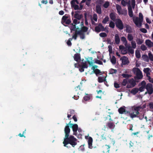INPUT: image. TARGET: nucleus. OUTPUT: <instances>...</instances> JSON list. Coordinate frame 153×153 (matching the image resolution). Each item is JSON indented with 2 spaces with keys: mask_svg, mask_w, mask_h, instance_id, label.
Segmentation results:
<instances>
[{
  "mask_svg": "<svg viewBox=\"0 0 153 153\" xmlns=\"http://www.w3.org/2000/svg\"><path fill=\"white\" fill-rule=\"evenodd\" d=\"M65 134V137L63 142L64 146L68 148H70L69 144L71 145L72 147H74L77 144L76 142L77 139L73 135L69 136L70 129L68 127H66L64 130Z\"/></svg>",
  "mask_w": 153,
  "mask_h": 153,
  "instance_id": "obj_1",
  "label": "nucleus"
},
{
  "mask_svg": "<svg viewBox=\"0 0 153 153\" xmlns=\"http://www.w3.org/2000/svg\"><path fill=\"white\" fill-rule=\"evenodd\" d=\"M139 18L137 17L135 19L133 18V20L136 26L140 27L142 26L143 22V16L142 14L140 13L139 14Z\"/></svg>",
  "mask_w": 153,
  "mask_h": 153,
  "instance_id": "obj_2",
  "label": "nucleus"
},
{
  "mask_svg": "<svg viewBox=\"0 0 153 153\" xmlns=\"http://www.w3.org/2000/svg\"><path fill=\"white\" fill-rule=\"evenodd\" d=\"M140 106H135L134 109H132V112L130 113V116L133 118H134L138 117V114H140L139 111L142 108Z\"/></svg>",
  "mask_w": 153,
  "mask_h": 153,
  "instance_id": "obj_3",
  "label": "nucleus"
},
{
  "mask_svg": "<svg viewBox=\"0 0 153 153\" xmlns=\"http://www.w3.org/2000/svg\"><path fill=\"white\" fill-rule=\"evenodd\" d=\"M78 35H79L80 39H85V33H84L79 31H76L73 35V38L74 40L76 39Z\"/></svg>",
  "mask_w": 153,
  "mask_h": 153,
  "instance_id": "obj_4",
  "label": "nucleus"
},
{
  "mask_svg": "<svg viewBox=\"0 0 153 153\" xmlns=\"http://www.w3.org/2000/svg\"><path fill=\"white\" fill-rule=\"evenodd\" d=\"M146 89L147 91L145 92L146 94L148 93L149 95H151L153 93V88L152 85L151 83H148L146 84Z\"/></svg>",
  "mask_w": 153,
  "mask_h": 153,
  "instance_id": "obj_5",
  "label": "nucleus"
},
{
  "mask_svg": "<svg viewBox=\"0 0 153 153\" xmlns=\"http://www.w3.org/2000/svg\"><path fill=\"white\" fill-rule=\"evenodd\" d=\"M116 27L120 30H123L124 28V25L121 20L120 19H116Z\"/></svg>",
  "mask_w": 153,
  "mask_h": 153,
  "instance_id": "obj_6",
  "label": "nucleus"
},
{
  "mask_svg": "<svg viewBox=\"0 0 153 153\" xmlns=\"http://www.w3.org/2000/svg\"><path fill=\"white\" fill-rule=\"evenodd\" d=\"M135 68L136 70V77H134V79H136V78H137L138 79H141L143 77V75L142 74L141 71L139 68Z\"/></svg>",
  "mask_w": 153,
  "mask_h": 153,
  "instance_id": "obj_7",
  "label": "nucleus"
},
{
  "mask_svg": "<svg viewBox=\"0 0 153 153\" xmlns=\"http://www.w3.org/2000/svg\"><path fill=\"white\" fill-rule=\"evenodd\" d=\"M85 138L86 139H88V148L89 149H92L93 148L92 142L93 140L92 138L89 136H85Z\"/></svg>",
  "mask_w": 153,
  "mask_h": 153,
  "instance_id": "obj_8",
  "label": "nucleus"
},
{
  "mask_svg": "<svg viewBox=\"0 0 153 153\" xmlns=\"http://www.w3.org/2000/svg\"><path fill=\"white\" fill-rule=\"evenodd\" d=\"M120 60H122V63L124 65H128L129 63L128 58L126 56L121 57Z\"/></svg>",
  "mask_w": 153,
  "mask_h": 153,
  "instance_id": "obj_9",
  "label": "nucleus"
},
{
  "mask_svg": "<svg viewBox=\"0 0 153 153\" xmlns=\"http://www.w3.org/2000/svg\"><path fill=\"white\" fill-rule=\"evenodd\" d=\"M72 126L71 127L72 128L73 131V134L76 135L77 134V131L78 129V126L77 124H71Z\"/></svg>",
  "mask_w": 153,
  "mask_h": 153,
  "instance_id": "obj_10",
  "label": "nucleus"
},
{
  "mask_svg": "<svg viewBox=\"0 0 153 153\" xmlns=\"http://www.w3.org/2000/svg\"><path fill=\"white\" fill-rule=\"evenodd\" d=\"M79 11H75V14L74 15V17L79 20L81 19L83 17L82 14H79Z\"/></svg>",
  "mask_w": 153,
  "mask_h": 153,
  "instance_id": "obj_11",
  "label": "nucleus"
},
{
  "mask_svg": "<svg viewBox=\"0 0 153 153\" xmlns=\"http://www.w3.org/2000/svg\"><path fill=\"white\" fill-rule=\"evenodd\" d=\"M74 60L76 62H78L80 60L81 56L79 53H76L74 56Z\"/></svg>",
  "mask_w": 153,
  "mask_h": 153,
  "instance_id": "obj_12",
  "label": "nucleus"
},
{
  "mask_svg": "<svg viewBox=\"0 0 153 153\" xmlns=\"http://www.w3.org/2000/svg\"><path fill=\"white\" fill-rule=\"evenodd\" d=\"M106 126L108 128L111 129H113L115 127V124L112 122H108Z\"/></svg>",
  "mask_w": 153,
  "mask_h": 153,
  "instance_id": "obj_13",
  "label": "nucleus"
},
{
  "mask_svg": "<svg viewBox=\"0 0 153 153\" xmlns=\"http://www.w3.org/2000/svg\"><path fill=\"white\" fill-rule=\"evenodd\" d=\"M128 10L129 16L131 17H132L133 16V14L132 10V9L131 5L128 6Z\"/></svg>",
  "mask_w": 153,
  "mask_h": 153,
  "instance_id": "obj_14",
  "label": "nucleus"
},
{
  "mask_svg": "<svg viewBox=\"0 0 153 153\" xmlns=\"http://www.w3.org/2000/svg\"><path fill=\"white\" fill-rule=\"evenodd\" d=\"M146 45L149 48H151L153 46V43L149 39L146 40L145 41Z\"/></svg>",
  "mask_w": 153,
  "mask_h": 153,
  "instance_id": "obj_15",
  "label": "nucleus"
},
{
  "mask_svg": "<svg viewBox=\"0 0 153 153\" xmlns=\"http://www.w3.org/2000/svg\"><path fill=\"white\" fill-rule=\"evenodd\" d=\"M116 14L112 12L110 13L109 16L110 19L114 21L116 20Z\"/></svg>",
  "mask_w": 153,
  "mask_h": 153,
  "instance_id": "obj_16",
  "label": "nucleus"
},
{
  "mask_svg": "<svg viewBox=\"0 0 153 153\" xmlns=\"http://www.w3.org/2000/svg\"><path fill=\"white\" fill-rule=\"evenodd\" d=\"M96 10L97 13L99 14H100L102 13V10L100 5H97L96 6Z\"/></svg>",
  "mask_w": 153,
  "mask_h": 153,
  "instance_id": "obj_17",
  "label": "nucleus"
},
{
  "mask_svg": "<svg viewBox=\"0 0 153 153\" xmlns=\"http://www.w3.org/2000/svg\"><path fill=\"white\" fill-rule=\"evenodd\" d=\"M114 39L116 44L117 45L119 44L120 42V40L119 36L118 34H116L115 35Z\"/></svg>",
  "mask_w": 153,
  "mask_h": 153,
  "instance_id": "obj_18",
  "label": "nucleus"
},
{
  "mask_svg": "<svg viewBox=\"0 0 153 153\" xmlns=\"http://www.w3.org/2000/svg\"><path fill=\"white\" fill-rule=\"evenodd\" d=\"M93 72L96 74L97 76L99 75H101L102 74V72H101L100 70L97 68Z\"/></svg>",
  "mask_w": 153,
  "mask_h": 153,
  "instance_id": "obj_19",
  "label": "nucleus"
},
{
  "mask_svg": "<svg viewBox=\"0 0 153 153\" xmlns=\"http://www.w3.org/2000/svg\"><path fill=\"white\" fill-rule=\"evenodd\" d=\"M116 9L117 10L118 13L120 14H123V13H121L122 8L119 5L117 4L116 5Z\"/></svg>",
  "mask_w": 153,
  "mask_h": 153,
  "instance_id": "obj_20",
  "label": "nucleus"
},
{
  "mask_svg": "<svg viewBox=\"0 0 153 153\" xmlns=\"http://www.w3.org/2000/svg\"><path fill=\"white\" fill-rule=\"evenodd\" d=\"M138 91V89L137 88H135L132 89L131 91V93L133 95L136 94Z\"/></svg>",
  "mask_w": 153,
  "mask_h": 153,
  "instance_id": "obj_21",
  "label": "nucleus"
},
{
  "mask_svg": "<svg viewBox=\"0 0 153 153\" xmlns=\"http://www.w3.org/2000/svg\"><path fill=\"white\" fill-rule=\"evenodd\" d=\"M68 15L65 14L63 16L62 19V24L65 23V21L68 19Z\"/></svg>",
  "mask_w": 153,
  "mask_h": 153,
  "instance_id": "obj_22",
  "label": "nucleus"
},
{
  "mask_svg": "<svg viewBox=\"0 0 153 153\" xmlns=\"http://www.w3.org/2000/svg\"><path fill=\"white\" fill-rule=\"evenodd\" d=\"M105 80V77L99 76L98 77V82L99 83H101Z\"/></svg>",
  "mask_w": 153,
  "mask_h": 153,
  "instance_id": "obj_23",
  "label": "nucleus"
},
{
  "mask_svg": "<svg viewBox=\"0 0 153 153\" xmlns=\"http://www.w3.org/2000/svg\"><path fill=\"white\" fill-rule=\"evenodd\" d=\"M126 32L127 33H131V27L128 25H126Z\"/></svg>",
  "mask_w": 153,
  "mask_h": 153,
  "instance_id": "obj_24",
  "label": "nucleus"
},
{
  "mask_svg": "<svg viewBox=\"0 0 153 153\" xmlns=\"http://www.w3.org/2000/svg\"><path fill=\"white\" fill-rule=\"evenodd\" d=\"M88 27L84 26L82 27L81 29L79 30V31H81V32L84 33L85 32H86L88 31Z\"/></svg>",
  "mask_w": 153,
  "mask_h": 153,
  "instance_id": "obj_25",
  "label": "nucleus"
},
{
  "mask_svg": "<svg viewBox=\"0 0 153 153\" xmlns=\"http://www.w3.org/2000/svg\"><path fill=\"white\" fill-rule=\"evenodd\" d=\"M150 68H144L143 70L144 72L146 74V76H148V75L150 74V73L149 72Z\"/></svg>",
  "mask_w": 153,
  "mask_h": 153,
  "instance_id": "obj_26",
  "label": "nucleus"
},
{
  "mask_svg": "<svg viewBox=\"0 0 153 153\" xmlns=\"http://www.w3.org/2000/svg\"><path fill=\"white\" fill-rule=\"evenodd\" d=\"M125 108H124L121 107L118 109V112L120 114H123L125 111Z\"/></svg>",
  "mask_w": 153,
  "mask_h": 153,
  "instance_id": "obj_27",
  "label": "nucleus"
},
{
  "mask_svg": "<svg viewBox=\"0 0 153 153\" xmlns=\"http://www.w3.org/2000/svg\"><path fill=\"white\" fill-rule=\"evenodd\" d=\"M129 82L132 85L133 87L136 84L135 81L133 78H132L130 79Z\"/></svg>",
  "mask_w": 153,
  "mask_h": 153,
  "instance_id": "obj_28",
  "label": "nucleus"
},
{
  "mask_svg": "<svg viewBox=\"0 0 153 153\" xmlns=\"http://www.w3.org/2000/svg\"><path fill=\"white\" fill-rule=\"evenodd\" d=\"M111 62L113 64H115L116 62V59L115 56H113L111 59Z\"/></svg>",
  "mask_w": 153,
  "mask_h": 153,
  "instance_id": "obj_29",
  "label": "nucleus"
},
{
  "mask_svg": "<svg viewBox=\"0 0 153 153\" xmlns=\"http://www.w3.org/2000/svg\"><path fill=\"white\" fill-rule=\"evenodd\" d=\"M129 53H131V54H133L134 53V50L130 46H128L127 47Z\"/></svg>",
  "mask_w": 153,
  "mask_h": 153,
  "instance_id": "obj_30",
  "label": "nucleus"
},
{
  "mask_svg": "<svg viewBox=\"0 0 153 153\" xmlns=\"http://www.w3.org/2000/svg\"><path fill=\"white\" fill-rule=\"evenodd\" d=\"M109 72V74H116L117 72V70L116 69L111 68L110 69Z\"/></svg>",
  "mask_w": 153,
  "mask_h": 153,
  "instance_id": "obj_31",
  "label": "nucleus"
},
{
  "mask_svg": "<svg viewBox=\"0 0 153 153\" xmlns=\"http://www.w3.org/2000/svg\"><path fill=\"white\" fill-rule=\"evenodd\" d=\"M135 56L137 58H140L141 56L140 51L138 50H136L135 51Z\"/></svg>",
  "mask_w": 153,
  "mask_h": 153,
  "instance_id": "obj_32",
  "label": "nucleus"
},
{
  "mask_svg": "<svg viewBox=\"0 0 153 153\" xmlns=\"http://www.w3.org/2000/svg\"><path fill=\"white\" fill-rule=\"evenodd\" d=\"M142 57L143 58V59L145 61L148 62L149 61V58L148 57L147 55H143L142 56Z\"/></svg>",
  "mask_w": 153,
  "mask_h": 153,
  "instance_id": "obj_33",
  "label": "nucleus"
},
{
  "mask_svg": "<svg viewBox=\"0 0 153 153\" xmlns=\"http://www.w3.org/2000/svg\"><path fill=\"white\" fill-rule=\"evenodd\" d=\"M109 18L108 16L105 17L102 20V23L104 24H106L109 21Z\"/></svg>",
  "mask_w": 153,
  "mask_h": 153,
  "instance_id": "obj_34",
  "label": "nucleus"
},
{
  "mask_svg": "<svg viewBox=\"0 0 153 153\" xmlns=\"http://www.w3.org/2000/svg\"><path fill=\"white\" fill-rule=\"evenodd\" d=\"M127 39L130 41H132L133 39V37L132 35L130 34H128Z\"/></svg>",
  "mask_w": 153,
  "mask_h": 153,
  "instance_id": "obj_35",
  "label": "nucleus"
},
{
  "mask_svg": "<svg viewBox=\"0 0 153 153\" xmlns=\"http://www.w3.org/2000/svg\"><path fill=\"white\" fill-rule=\"evenodd\" d=\"M95 29L96 32H99L101 31V30L100 29V26H99V24L97 26L95 27Z\"/></svg>",
  "mask_w": 153,
  "mask_h": 153,
  "instance_id": "obj_36",
  "label": "nucleus"
},
{
  "mask_svg": "<svg viewBox=\"0 0 153 153\" xmlns=\"http://www.w3.org/2000/svg\"><path fill=\"white\" fill-rule=\"evenodd\" d=\"M139 86H143L146 87V83L144 80L142 81L139 84Z\"/></svg>",
  "mask_w": 153,
  "mask_h": 153,
  "instance_id": "obj_37",
  "label": "nucleus"
},
{
  "mask_svg": "<svg viewBox=\"0 0 153 153\" xmlns=\"http://www.w3.org/2000/svg\"><path fill=\"white\" fill-rule=\"evenodd\" d=\"M121 41L124 43H125L126 44H127V41L126 40V38L124 36L122 37L121 38Z\"/></svg>",
  "mask_w": 153,
  "mask_h": 153,
  "instance_id": "obj_38",
  "label": "nucleus"
},
{
  "mask_svg": "<svg viewBox=\"0 0 153 153\" xmlns=\"http://www.w3.org/2000/svg\"><path fill=\"white\" fill-rule=\"evenodd\" d=\"M99 36L101 37L104 38L107 36V34L105 33L102 32L100 33Z\"/></svg>",
  "mask_w": 153,
  "mask_h": 153,
  "instance_id": "obj_39",
  "label": "nucleus"
},
{
  "mask_svg": "<svg viewBox=\"0 0 153 153\" xmlns=\"http://www.w3.org/2000/svg\"><path fill=\"white\" fill-rule=\"evenodd\" d=\"M127 49L125 48L124 49L121 51V53L123 55L127 53Z\"/></svg>",
  "mask_w": 153,
  "mask_h": 153,
  "instance_id": "obj_40",
  "label": "nucleus"
},
{
  "mask_svg": "<svg viewBox=\"0 0 153 153\" xmlns=\"http://www.w3.org/2000/svg\"><path fill=\"white\" fill-rule=\"evenodd\" d=\"M83 99L85 101L89 100L90 99V96L88 94H86V95L84 97Z\"/></svg>",
  "mask_w": 153,
  "mask_h": 153,
  "instance_id": "obj_41",
  "label": "nucleus"
},
{
  "mask_svg": "<svg viewBox=\"0 0 153 153\" xmlns=\"http://www.w3.org/2000/svg\"><path fill=\"white\" fill-rule=\"evenodd\" d=\"M122 76L125 78H128L131 76V75L127 74H123L122 75Z\"/></svg>",
  "mask_w": 153,
  "mask_h": 153,
  "instance_id": "obj_42",
  "label": "nucleus"
},
{
  "mask_svg": "<svg viewBox=\"0 0 153 153\" xmlns=\"http://www.w3.org/2000/svg\"><path fill=\"white\" fill-rule=\"evenodd\" d=\"M81 67H82L84 68H87L88 67V65L86 64V62H82Z\"/></svg>",
  "mask_w": 153,
  "mask_h": 153,
  "instance_id": "obj_43",
  "label": "nucleus"
},
{
  "mask_svg": "<svg viewBox=\"0 0 153 153\" xmlns=\"http://www.w3.org/2000/svg\"><path fill=\"white\" fill-rule=\"evenodd\" d=\"M110 5L109 2L108 1H106L105 2L104 4H103V7L105 8H108Z\"/></svg>",
  "mask_w": 153,
  "mask_h": 153,
  "instance_id": "obj_44",
  "label": "nucleus"
},
{
  "mask_svg": "<svg viewBox=\"0 0 153 153\" xmlns=\"http://www.w3.org/2000/svg\"><path fill=\"white\" fill-rule=\"evenodd\" d=\"M109 26L110 27L113 28L114 27L115 24L113 22L111 21L109 23Z\"/></svg>",
  "mask_w": 153,
  "mask_h": 153,
  "instance_id": "obj_45",
  "label": "nucleus"
},
{
  "mask_svg": "<svg viewBox=\"0 0 153 153\" xmlns=\"http://www.w3.org/2000/svg\"><path fill=\"white\" fill-rule=\"evenodd\" d=\"M149 57L150 59L152 61H153V55L150 52L148 54Z\"/></svg>",
  "mask_w": 153,
  "mask_h": 153,
  "instance_id": "obj_46",
  "label": "nucleus"
},
{
  "mask_svg": "<svg viewBox=\"0 0 153 153\" xmlns=\"http://www.w3.org/2000/svg\"><path fill=\"white\" fill-rule=\"evenodd\" d=\"M99 26H100V29L101 30V31H105V28L101 23H99Z\"/></svg>",
  "mask_w": 153,
  "mask_h": 153,
  "instance_id": "obj_47",
  "label": "nucleus"
},
{
  "mask_svg": "<svg viewBox=\"0 0 153 153\" xmlns=\"http://www.w3.org/2000/svg\"><path fill=\"white\" fill-rule=\"evenodd\" d=\"M146 88V87H143V86H141V87H140L138 88V91H140V92H143V91Z\"/></svg>",
  "mask_w": 153,
  "mask_h": 153,
  "instance_id": "obj_48",
  "label": "nucleus"
},
{
  "mask_svg": "<svg viewBox=\"0 0 153 153\" xmlns=\"http://www.w3.org/2000/svg\"><path fill=\"white\" fill-rule=\"evenodd\" d=\"M140 48L143 51H145L147 49L146 47L143 44L141 45Z\"/></svg>",
  "mask_w": 153,
  "mask_h": 153,
  "instance_id": "obj_49",
  "label": "nucleus"
},
{
  "mask_svg": "<svg viewBox=\"0 0 153 153\" xmlns=\"http://www.w3.org/2000/svg\"><path fill=\"white\" fill-rule=\"evenodd\" d=\"M93 19L95 22H97V14H93Z\"/></svg>",
  "mask_w": 153,
  "mask_h": 153,
  "instance_id": "obj_50",
  "label": "nucleus"
},
{
  "mask_svg": "<svg viewBox=\"0 0 153 153\" xmlns=\"http://www.w3.org/2000/svg\"><path fill=\"white\" fill-rule=\"evenodd\" d=\"M79 151L83 152L85 150V148L84 146L81 145L78 149Z\"/></svg>",
  "mask_w": 153,
  "mask_h": 153,
  "instance_id": "obj_51",
  "label": "nucleus"
},
{
  "mask_svg": "<svg viewBox=\"0 0 153 153\" xmlns=\"http://www.w3.org/2000/svg\"><path fill=\"white\" fill-rule=\"evenodd\" d=\"M131 4L132 7L133 8H134L135 5V0H131Z\"/></svg>",
  "mask_w": 153,
  "mask_h": 153,
  "instance_id": "obj_52",
  "label": "nucleus"
},
{
  "mask_svg": "<svg viewBox=\"0 0 153 153\" xmlns=\"http://www.w3.org/2000/svg\"><path fill=\"white\" fill-rule=\"evenodd\" d=\"M127 83V81L126 79H124L122 82V85L124 86H126Z\"/></svg>",
  "mask_w": 153,
  "mask_h": 153,
  "instance_id": "obj_53",
  "label": "nucleus"
},
{
  "mask_svg": "<svg viewBox=\"0 0 153 153\" xmlns=\"http://www.w3.org/2000/svg\"><path fill=\"white\" fill-rule=\"evenodd\" d=\"M131 44L132 48H135L136 47V43L134 41H132L131 42Z\"/></svg>",
  "mask_w": 153,
  "mask_h": 153,
  "instance_id": "obj_54",
  "label": "nucleus"
},
{
  "mask_svg": "<svg viewBox=\"0 0 153 153\" xmlns=\"http://www.w3.org/2000/svg\"><path fill=\"white\" fill-rule=\"evenodd\" d=\"M84 16L85 18V24L86 25H88V23L86 17L87 14L86 13H85Z\"/></svg>",
  "mask_w": 153,
  "mask_h": 153,
  "instance_id": "obj_55",
  "label": "nucleus"
},
{
  "mask_svg": "<svg viewBox=\"0 0 153 153\" xmlns=\"http://www.w3.org/2000/svg\"><path fill=\"white\" fill-rule=\"evenodd\" d=\"M105 146L106 147V152L109 153L110 151V146L109 145H105Z\"/></svg>",
  "mask_w": 153,
  "mask_h": 153,
  "instance_id": "obj_56",
  "label": "nucleus"
},
{
  "mask_svg": "<svg viewBox=\"0 0 153 153\" xmlns=\"http://www.w3.org/2000/svg\"><path fill=\"white\" fill-rule=\"evenodd\" d=\"M136 42L137 43L138 45H141V44L143 42V41L142 40H141L140 39H138L136 40Z\"/></svg>",
  "mask_w": 153,
  "mask_h": 153,
  "instance_id": "obj_57",
  "label": "nucleus"
},
{
  "mask_svg": "<svg viewBox=\"0 0 153 153\" xmlns=\"http://www.w3.org/2000/svg\"><path fill=\"white\" fill-rule=\"evenodd\" d=\"M140 30L141 32L144 33H146L147 32V30L144 28H140Z\"/></svg>",
  "mask_w": 153,
  "mask_h": 153,
  "instance_id": "obj_58",
  "label": "nucleus"
},
{
  "mask_svg": "<svg viewBox=\"0 0 153 153\" xmlns=\"http://www.w3.org/2000/svg\"><path fill=\"white\" fill-rule=\"evenodd\" d=\"M72 7L74 8V9L75 10H79V6L78 5H77V4H76V5H74Z\"/></svg>",
  "mask_w": 153,
  "mask_h": 153,
  "instance_id": "obj_59",
  "label": "nucleus"
},
{
  "mask_svg": "<svg viewBox=\"0 0 153 153\" xmlns=\"http://www.w3.org/2000/svg\"><path fill=\"white\" fill-rule=\"evenodd\" d=\"M121 3L122 5L124 6H125L126 5L127 3L124 0H122Z\"/></svg>",
  "mask_w": 153,
  "mask_h": 153,
  "instance_id": "obj_60",
  "label": "nucleus"
},
{
  "mask_svg": "<svg viewBox=\"0 0 153 153\" xmlns=\"http://www.w3.org/2000/svg\"><path fill=\"white\" fill-rule=\"evenodd\" d=\"M95 63L99 65H102L103 64L102 62L99 60H96L95 61Z\"/></svg>",
  "mask_w": 153,
  "mask_h": 153,
  "instance_id": "obj_61",
  "label": "nucleus"
},
{
  "mask_svg": "<svg viewBox=\"0 0 153 153\" xmlns=\"http://www.w3.org/2000/svg\"><path fill=\"white\" fill-rule=\"evenodd\" d=\"M73 22L74 24H75V25H77L79 23V22H78L77 20V19H74L73 21Z\"/></svg>",
  "mask_w": 153,
  "mask_h": 153,
  "instance_id": "obj_62",
  "label": "nucleus"
},
{
  "mask_svg": "<svg viewBox=\"0 0 153 153\" xmlns=\"http://www.w3.org/2000/svg\"><path fill=\"white\" fill-rule=\"evenodd\" d=\"M147 77L148 78V80L149 82L153 83V79L150 76H147Z\"/></svg>",
  "mask_w": 153,
  "mask_h": 153,
  "instance_id": "obj_63",
  "label": "nucleus"
},
{
  "mask_svg": "<svg viewBox=\"0 0 153 153\" xmlns=\"http://www.w3.org/2000/svg\"><path fill=\"white\" fill-rule=\"evenodd\" d=\"M149 106L151 109H153V103L151 102L149 104Z\"/></svg>",
  "mask_w": 153,
  "mask_h": 153,
  "instance_id": "obj_64",
  "label": "nucleus"
}]
</instances>
